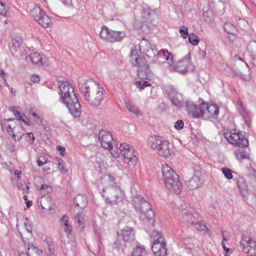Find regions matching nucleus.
I'll list each match as a JSON object with an SVG mask.
<instances>
[{
  "instance_id": "864d4df0",
  "label": "nucleus",
  "mask_w": 256,
  "mask_h": 256,
  "mask_svg": "<svg viewBox=\"0 0 256 256\" xmlns=\"http://www.w3.org/2000/svg\"><path fill=\"white\" fill-rule=\"evenodd\" d=\"M208 12H204V20L206 22L208 23V24H210L212 23L213 22V18L212 17H210L209 16H208Z\"/></svg>"
},
{
  "instance_id": "58836bf2",
  "label": "nucleus",
  "mask_w": 256,
  "mask_h": 256,
  "mask_svg": "<svg viewBox=\"0 0 256 256\" xmlns=\"http://www.w3.org/2000/svg\"><path fill=\"white\" fill-rule=\"evenodd\" d=\"M224 30L229 34H236L238 30L236 28L230 23H226L224 26Z\"/></svg>"
},
{
  "instance_id": "49530a36",
  "label": "nucleus",
  "mask_w": 256,
  "mask_h": 256,
  "mask_svg": "<svg viewBox=\"0 0 256 256\" xmlns=\"http://www.w3.org/2000/svg\"><path fill=\"white\" fill-rule=\"evenodd\" d=\"M194 226L196 227V228L198 230L204 231V230H208V228L206 227V224L203 222H196V224Z\"/></svg>"
},
{
  "instance_id": "473e14b6",
  "label": "nucleus",
  "mask_w": 256,
  "mask_h": 256,
  "mask_svg": "<svg viewBox=\"0 0 256 256\" xmlns=\"http://www.w3.org/2000/svg\"><path fill=\"white\" fill-rule=\"evenodd\" d=\"M148 252L144 246L137 244L136 248L133 250L130 256H147Z\"/></svg>"
},
{
  "instance_id": "bf43d9fd",
  "label": "nucleus",
  "mask_w": 256,
  "mask_h": 256,
  "mask_svg": "<svg viewBox=\"0 0 256 256\" xmlns=\"http://www.w3.org/2000/svg\"><path fill=\"white\" fill-rule=\"evenodd\" d=\"M206 54V52L205 50H202L201 49H199L198 50V56L199 58L202 60L205 58Z\"/></svg>"
},
{
  "instance_id": "69168bd1",
  "label": "nucleus",
  "mask_w": 256,
  "mask_h": 256,
  "mask_svg": "<svg viewBox=\"0 0 256 256\" xmlns=\"http://www.w3.org/2000/svg\"><path fill=\"white\" fill-rule=\"evenodd\" d=\"M94 234L98 238V242H102V238L100 236V232L99 230H94Z\"/></svg>"
},
{
  "instance_id": "4c0bfd02",
  "label": "nucleus",
  "mask_w": 256,
  "mask_h": 256,
  "mask_svg": "<svg viewBox=\"0 0 256 256\" xmlns=\"http://www.w3.org/2000/svg\"><path fill=\"white\" fill-rule=\"evenodd\" d=\"M125 105L128 110L134 114L136 116L140 114V111L138 110L137 108L133 105L128 100H126L125 101Z\"/></svg>"
},
{
  "instance_id": "f704fd0d",
  "label": "nucleus",
  "mask_w": 256,
  "mask_h": 256,
  "mask_svg": "<svg viewBox=\"0 0 256 256\" xmlns=\"http://www.w3.org/2000/svg\"><path fill=\"white\" fill-rule=\"evenodd\" d=\"M31 62L34 64L41 65L42 63V58L41 56L38 52H34L29 56Z\"/></svg>"
},
{
  "instance_id": "052dcab7",
  "label": "nucleus",
  "mask_w": 256,
  "mask_h": 256,
  "mask_svg": "<svg viewBox=\"0 0 256 256\" xmlns=\"http://www.w3.org/2000/svg\"><path fill=\"white\" fill-rule=\"evenodd\" d=\"M56 149L60 152V154L62 156H64L65 155L64 152L66 149L64 146H58L56 148Z\"/></svg>"
},
{
  "instance_id": "6e6d98bb",
  "label": "nucleus",
  "mask_w": 256,
  "mask_h": 256,
  "mask_svg": "<svg viewBox=\"0 0 256 256\" xmlns=\"http://www.w3.org/2000/svg\"><path fill=\"white\" fill-rule=\"evenodd\" d=\"M32 114L34 117V120L36 124H42V120L39 116H38L36 113L32 112Z\"/></svg>"
},
{
  "instance_id": "ea45409f",
  "label": "nucleus",
  "mask_w": 256,
  "mask_h": 256,
  "mask_svg": "<svg viewBox=\"0 0 256 256\" xmlns=\"http://www.w3.org/2000/svg\"><path fill=\"white\" fill-rule=\"evenodd\" d=\"M82 212H79L78 214V215L76 217V222L78 224V228L82 230L84 227V218L83 216H82Z\"/></svg>"
},
{
  "instance_id": "aec40b11",
  "label": "nucleus",
  "mask_w": 256,
  "mask_h": 256,
  "mask_svg": "<svg viewBox=\"0 0 256 256\" xmlns=\"http://www.w3.org/2000/svg\"><path fill=\"white\" fill-rule=\"evenodd\" d=\"M190 53H188L187 54L188 57L184 58L182 60H179L177 63H175L174 62H172V64H170V62H169L168 63L170 64H172V68L175 71L178 72L182 74H184L188 72V68L190 64Z\"/></svg>"
},
{
  "instance_id": "412c9836",
  "label": "nucleus",
  "mask_w": 256,
  "mask_h": 256,
  "mask_svg": "<svg viewBox=\"0 0 256 256\" xmlns=\"http://www.w3.org/2000/svg\"><path fill=\"white\" fill-rule=\"evenodd\" d=\"M166 187L170 192L179 194L182 192V186L179 180L178 176L176 180H168L164 181Z\"/></svg>"
},
{
  "instance_id": "4d7b16f0",
  "label": "nucleus",
  "mask_w": 256,
  "mask_h": 256,
  "mask_svg": "<svg viewBox=\"0 0 256 256\" xmlns=\"http://www.w3.org/2000/svg\"><path fill=\"white\" fill-rule=\"evenodd\" d=\"M8 120V121L20 120V121H22V122H24L25 124H26L28 126L30 125V121H26V122L25 121L24 119L22 116H20L18 118H10V119Z\"/></svg>"
},
{
  "instance_id": "e2e57ef3",
  "label": "nucleus",
  "mask_w": 256,
  "mask_h": 256,
  "mask_svg": "<svg viewBox=\"0 0 256 256\" xmlns=\"http://www.w3.org/2000/svg\"><path fill=\"white\" fill-rule=\"evenodd\" d=\"M6 74L4 72V70H0V78H2L5 82L6 86H8V84L6 82Z\"/></svg>"
},
{
  "instance_id": "f8f14e48",
  "label": "nucleus",
  "mask_w": 256,
  "mask_h": 256,
  "mask_svg": "<svg viewBox=\"0 0 256 256\" xmlns=\"http://www.w3.org/2000/svg\"><path fill=\"white\" fill-rule=\"evenodd\" d=\"M10 50L12 54L16 58H26L27 52L23 46V40L20 38L17 37L12 40Z\"/></svg>"
},
{
  "instance_id": "5701e85b",
  "label": "nucleus",
  "mask_w": 256,
  "mask_h": 256,
  "mask_svg": "<svg viewBox=\"0 0 256 256\" xmlns=\"http://www.w3.org/2000/svg\"><path fill=\"white\" fill-rule=\"evenodd\" d=\"M210 8L218 14H222L225 8V4L222 0H209Z\"/></svg>"
},
{
  "instance_id": "4468645a",
  "label": "nucleus",
  "mask_w": 256,
  "mask_h": 256,
  "mask_svg": "<svg viewBox=\"0 0 256 256\" xmlns=\"http://www.w3.org/2000/svg\"><path fill=\"white\" fill-rule=\"evenodd\" d=\"M198 106H196L192 101H188L186 102V110L188 116L194 118H198L202 116V110L205 106V102L202 100H200Z\"/></svg>"
},
{
  "instance_id": "c9c22d12",
  "label": "nucleus",
  "mask_w": 256,
  "mask_h": 256,
  "mask_svg": "<svg viewBox=\"0 0 256 256\" xmlns=\"http://www.w3.org/2000/svg\"><path fill=\"white\" fill-rule=\"evenodd\" d=\"M248 52L253 59H256V41H250L247 45Z\"/></svg>"
},
{
  "instance_id": "a19ab883",
  "label": "nucleus",
  "mask_w": 256,
  "mask_h": 256,
  "mask_svg": "<svg viewBox=\"0 0 256 256\" xmlns=\"http://www.w3.org/2000/svg\"><path fill=\"white\" fill-rule=\"evenodd\" d=\"M28 252H31V251L34 252L36 253L38 256H40L42 254V251L40 249H38L37 247L34 246L33 244L31 243H28L27 246Z\"/></svg>"
},
{
  "instance_id": "1a4fd4ad",
  "label": "nucleus",
  "mask_w": 256,
  "mask_h": 256,
  "mask_svg": "<svg viewBox=\"0 0 256 256\" xmlns=\"http://www.w3.org/2000/svg\"><path fill=\"white\" fill-rule=\"evenodd\" d=\"M125 35V32L124 31L114 30L105 26H102L101 30L99 34V36L102 39L110 43L122 42Z\"/></svg>"
},
{
  "instance_id": "f03ea898",
  "label": "nucleus",
  "mask_w": 256,
  "mask_h": 256,
  "mask_svg": "<svg viewBox=\"0 0 256 256\" xmlns=\"http://www.w3.org/2000/svg\"><path fill=\"white\" fill-rule=\"evenodd\" d=\"M62 102L66 106L70 114L78 118L82 114L79 100L74 92V88L68 82H63L59 86Z\"/></svg>"
},
{
  "instance_id": "2f4dec72",
  "label": "nucleus",
  "mask_w": 256,
  "mask_h": 256,
  "mask_svg": "<svg viewBox=\"0 0 256 256\" xmlns=\"http://www.w3.org/2000/svg\"><path fill=\"white\" fill-rule=\"evenodd\" d=\"M70 218L68 216L64 215L60 219L61 222L64 224V230L67 234V236L71 234L72 230V226L69 223Z\"/></svg>"
},
{
  "instance_id": "0eeeda50",
  "label": "nucleus",
  "mask_w": 256,
  "mask_h": 256,
  "mask_svg": "<svg viewBox=\"0 0 256 256\" xmlns=\"http://www.w3.org/2000/svg\"><path fill=\"white\" fill-rule=\"evenodd\" d=\"M101 194L102 197L106 196V202L114 204L122 202L124 196V192L117 186L104 188L102 189Z\"/></svg>"
},
{
  "instance_id": "09e8293b",
  "label": "nucleus",
  "mask_w": 256,
  "mask_h": 256,
  "mask_svg": "<svg viewBox=\"0 0 256 256\" xmlns=\"http://www.w3.org/2000/svg\"><path fill=\"white\" fill-rule=\"evenodd\" d=\"M191 219H190V220L188 222V224H190V226H194L196 224V222H198V214L196 212H194V215L192 216Z\"/></svg>"
},
{
  "instance_id": "5fc2aeb1",
  "label": "nucleus",
  "mask_w": 256,
  "mask_h": 256,
  "mask_svg": "<svg viewBox=\"0 0 256 256\" xmlns=\"http://www.w3.org/2000/svg\"><path fill=\"white\" fill-rule=\"evenodd\" d=\"M38 166H42L47 162V159L44 156H40L37 160Z\"/></svg>"
},
{
  "instance_id": "0e129e2a",
  "label": "nucleus",
  "mask_w": 256,
  "mask_h": 256,
  "mask_svg": "<svg viewBox=\"0 0 256 256\" xmlns=\"http://www.w3.org/2000/svg\"><path fill=\"white\" fill-rule=\"evenodd\" d=\"M12 112H13L14 114L18 117V118L20 116H21L20 112L17 110V108L16 107H13L12 110Z\"/></svg>"
},
{
  "instance_id": "6ab92c4d",
  "label": "nucleus",
  "mask_w": 256,
  "mask_h": 256,
  "mask_svg": "<svg viewBox=\"0 0 256 256\" xmlns=\"http://www.w3.org/2000/svg\"><path fill=\"white\" fill-rule=\"evenodd\" d=\"M219 114V107L216 104H208L205 102V106L202 110V116L205 119L214 118L216 119Z\"/></svg>"
},
{
  "instance_id": "8fccbe9b",
  "label": "nucleus",
  "mask_w": 256,
  "mask_h": 256,
  "mask_svg": "<svg viewBox=\"0 0 256 256\" xmlns=\"http://www.w3.org/2000/svg\"><path fill=\"white\" fill-rule=\"evenodd\" d=\"M40 190H45L46 193H50L52 191V188L48 185L42 184L40 188Z\"/></svg>"
},
{
  "instance_id": "9b49d317",
  "label": "nucleus",
  "mask_w": 256,
  "mask_h": 256,
  "mask_svg": "<svg viewBox=\"0 0 256 256\" xmlns=\"http://www.w3.org/2000/svg\"><path fill=\"white\" fill-rule=\"evenodd\" d=\"M130 61L132 65L138 67V74L139 76L140 72L146 73L150 72L148 63L146 58H142L138 56V52L135 49H132L130 56Z\"/></svg>"
},
{
  "instance_id": "774afa93",
  "label": "nucleus",
  "mask_w": 256,
  "mask_h": 256,
  "mask_svg": "<svg viewBox=\"0 0 256 256\" xmlns=\"http://www.w3.org/2000/svg\"><path fill=\"white\" fill-rule=\"evenodd\" d=\"M31 80L34 82H36L40 81V78L38 75L34 74L31 76Z\"/></svg>"
},
{
  "instance_id": "7c9ffc66",
  "label": "nucleus",
  "mask_w": 256,
  "mask_h": 256,
  "mask_svg": "<svg viewBox=\"0 0 256 256\" xmlns=\"http://www.w3.org/2000/svg\"><path fill=\"white\" fill-rule=\"evenodd\" d=\"M128 246L123 240L120 238H117L116 242L114 243L112 248L114 250H116L118 252V254L124 252V249Z\"/></svg>"
},
{
  "instance_id": "2eb2a0df",
  "label": "nucleus",
  "mask_w": 256,
  "mask_h": 256,
  "mask_svg": "<svg viewBox=\"0 0 256 256\" xmlns=\"http://www.w3.org/2000/svg\"><path fill=\"white\" fill-rule=\"evenodd\" d=\"M166 91L172 104L178 108H182L184 102L181 94L178 93L176 88L172 86H166Z\"/></svg>"
},
{
  "instance_id": "4be33fe9",
  "label": "nucleus",
  "mask_w": 256,
  "mask_h": 256,
  "mask_svg": "<svg viewBox=\"0 0 256 256\" xmlns=\"http://www.w3.org/2000/svg\"><path fill=\"white\" fill-rule=\"evenodd\" d=\"M237 106L238 108L239 112L243 117L246 124L250 126L251 124V119L249 111L245 108L242 102L240 100L237 102Z\"/></svg>"
},
{
  "instance_id": "c03bdc74",
  "label": "nucleus",
  "mask_w": 256,
  "mask_h": 256,
  "mask_svg": "<svg viewBox=\"0 0 256 256\" xmlns=\"http://www.w3.org/2000/svg\"><path fill=\"white\" fill-rule=\"evenodd\" d=\"M222 172L223 174L224 175L226 178L228 180H231L233 178V176L232 174V170L229 169L228 168L224 167L222 168Z\"/></svg>"
},
{
  "instance_id": "f257e3e1",
  "label": "nucleus",
  "mask_w": 256,
  "mask_h": 256,
  "mask_svg": "<svg viewBox=\"0 0 256 256\" xmlns=\"http://www.w3.org/2000/svg\"><path fill=\"white\" fill-rule=\"evenodd\" d=\"M80 92L84 100L92 106H100L104 100V89L91 80H82L78 83Z\"/></svg>"
},
{
  "instance_id": "338daca9",
  "label": "nucleus",
  "mask_w": 256,
  "mask_h": 256,
  "mask_svg": "<svg viewBox=\"0 0 256 256\" xmlns=\"http://www.w3.org/2000/svg\"><path fill=\"white\" fill-rule=\"evenodd\" d=\"M26 134L28 135V138H30L28 141L30 142L31 144H32L34 142V134L32 132H28V133Z\"/></svg>"
},
{
  "instance_id": "680f3d73",
  "label": "nucleus",
  "mask_w": 256,
  "mask_h": 256,
  "mask_svg": "<svg viewBox=\"0 0 256 256\" xmlns=\"http://www.w3.org/2000/svg\"><path fill=\"white\" fill-rule=\"evenodd\" d=\"M7 132L9 135H11L12 136V134L16 133L15 130H14V128H12L10 124L8 126Z\"/></svg>"
},
{
  "instance_id": "603ef678",
  "label": "nucleus",
  "mask_w": 256,
  "mask_h": 256,
  "mask_svg": "<svg viewBox=\"0 0 256 256\" xmlns=\"http://www.w3.org/2000/svg\"><path fill=\"white\" fill-rule=\"evenodd\" d=\"M184 123L182 120H179L176 122L174 128L177 130H182L184 127Z\"/></svg>"
},
{
  "instance_id": "a211bd4d",
  "label": "nucleus",
  "mask_w": 256,
  "mask_h": 256,
  "mask_svg": "<svg viewBox=\"0 0 256 256\" xmlns=\"http://www.w3.org/2000/svg\"><path fill=\"white\" fill-rule=\"evenodd\" d=\"M120 154L124 156L128 162H136V158L134 154V148L126 142H122L119 147Z\"/></svg>"
},
{
  "instance_id": "ddd939ff",
  "label": "nucleus",
  "mask_w": 256,
  "mask_h": 256,
  "mask_svg": "<svg viewBox=\"0 0 256 256\" xmlns=\"http://www.w3.org/2000/svg\"><path fill=\"white\" fill-rule=\"evenodd\" d=\"M240 246L243 252L248 254L249 256H256V241L246 236H242Z\"/></svg>"
},
{
  "instance_id": "a878e982",
  "label": "nucleus",
  "mask_w": 256,
  "mask_h": 256,
  "mask_svg": "<svg viewBox=\"0 0 256 256\" xmlns=\"http://www.w3.org/2000/svg\"><path fill=\"white\" fill-rule=\"evenodd\" d=\"M100 183L104 186V188L116 186L114 178L109 174H106L101 176Z\"/></svg>"
},
{
  "instance_id": "6e6552de",
  "label": "nucleus",
  "mask_w": 256,
  "mask_h": 256,
  "mask_svg": "<svg viewBox=\"0 0 256 256\" xmlns=\"http://www.w3.org/2000/svg\"><path fill=\"white\" fill-rule=\"evenodd\" d=\"M224 136L229 143L238 147L246 148L249 145L248 137L242 131L234 130L230 132L224 133Z\"/></svg>"
},
{
  "instance_id": "39448f33",
  "label": "nucleus",
  "mask_w": 256,
  "mask_h": 256,
  "mask_svg": "<svg viewBox=\"0 0 256 256\" xmlns=\"http://www.w3.org/2000/svg\"><path fill=\"white\" fill-rule=\"evenodd\" d=\"M150 236L153 238V244L152 250L156 256H166V246L165 243V238L162 234L156 230H153Z\"/></svg>"
},
{
  "instance_id": "72a5a7b5",
  "label": "nucleus",
  "mask_w": 256,
  "mask_h": 256,
  "mask_svg": "<svg viewBox=\"0 0 256 256\" xmlns=\"http://www.w3.org/2000/svg\"><path fill=\"white\" fill-rule=\"evenodd\" d=\"M158 58H162L166 60H170L171 62H173V59L174 58L173 55L170 53L168 50H161L158 53Z\"/></svg>"
},
{
  "instance_id": "7ed1b4c3",
  "label": "nucleus",
  "mask_w": 256,
  "mask_h": 256,
  "mask_svg": "<svg viewBox=\"0 0 256 256\" xmlns=\"http://www.w3.org/2000/svg\"><path fill=\"white\" fill-rule=\"evenodd\" d=\"M132 206L136 212L140 214V216L142 219L146 218L149 222H154V216L150 204L145 200L144 198L140 195H136L132 198Z\"/></svg>"
},
{
  "instance_id": "3c124183",
  "label": "nucleus",
  "mask_w": 256,
  "mask_h": 256,
  "mask_svg": "<svg viewBox=\"0 0 256 256\" xmlns=\"http://www.w3.org/2000/svg\"><path fill=\"white\" fill-rule=\"evenodd\" d=\"M7 12L6 5L4 3L0 2V14L6 16Z\"/></svg>"
},
{
  "instance_id": "37998d69",
  "label": "nucleus",
  "mask_w": 256,
  "mask_h": 256,
  "mask_svg": "<svg viewBox=\"0 0 256 256\" xmlns=\"http://www.w3.org/2000/svg\"><path fill=\"white\" fill-rule=\"evenodd\" d=\"M135 84L140 90H143L146 87L150 86L151 85L146 80L136 81L135 82Z\"/></svg>"
},
{
  "instance_id": "dca6fc26",
  "label": "nucleus",
  "mask_w": 256,
  "mask_h": 256,
  "mask_svg": "<svg viewBox=\"0 0 256 256\" xmlns=\"http://www.w3.org/2000/svg\"><path fill=\"white\" fill-rule=\"evenodd\" d=\"M97 138L103 148L107 150L112 148L113 138L111 132L101 130H100Z\"/></svg>"
},
{
  "instance_id": "bb28decb",
  "label": "nucleus",
  "mask_w": 256,
  "mask_h": 256,
  "mask_svg": "<svg viewBox=\"0 0 256 256\" xmlns=\"http://www.w3.org/2000/svg\"><path fill=\"white\" fill-rule=\"evenodd\" d=\"M236 182L240 194L243 196H246L248 194V186L245 180L242 177H239L237 178Z\"/></svg>"
},
{
  "instance_id": "c756f323",
  "label": "nucleus",
  "mask_w": 256,
  "mask_h": 256,
  "mask_svg": "<svg viewBox=\"0 0 256 256\" xmlns=\"http://www.w3.org/2000/svg\"><path fill=\"white\" fill-rule=\"evenodd\" d=\"M14 130L16 133L12 134V138L14 141L19 142L22 138L24 134V130L23 126L21 124L14 126Z\"/></svg>"
},
{
  "instance_id": "a18cd8bd",
  "label": "nucleus",
  "mask_w": 256,
  "mask_h": 256,
  "mask_svg": "<svg viewBox=\"0 0 256 256\" xmlns=\"http://www.w3.org/2000/svg\"><path fill=\"white\" fill-rule=\"evenodd\" d=\"M56 160L58 161V168L62 173H66L67 172V170L64 168V162L62 159L60 158H56Z\"/></svg>"
},
{
  "instance_id": "de8ad7c7",
  "label": "nucleus",
  "mask_w": 256,
  "mask_h": 256,
  "mask_svg": "<svg viewBox=\"0 0 256 256\" xmlns=\"http://www.w3.org/2000/svg\"><path fill=\"white\" fill-rule=\"evenodd\" d=\"M180 33L184 38H186L188 36V27L186 26H182L180 28Z\"/></svg>"
},
{
  "instance_id": "20e7f679",
  "label": "nucleus",
  "mask_w": 256,
  "mask_h": 256,
  "mask_svg": "<svg viewBox=\"0 0 256 256\" xmlns=\"http://www.w3.org/2000/svg\"><path fill=\"white\" fill-rule=\"evenodd\" d=\"M148 142L151 148L156 150L160 156L167 158L172 154L168 142L164 138L154 135L149 138Z\"/></svg>"
},
{
  "instance_id": "f3484780",
  "label": "nucleus",
  "mask_w": 256,
  "mask_h": 256,
  "mask_svg": "<svg viewBox=\"0 0 256 256\" xmlns=\"http://www.w3.org/2000/svg\"><path fill=\"white\" fill-rule=\"evenodd\" d=\"M118 238H120L124 243L130 246L135 240V232L132 228L126 226L120 232H117Z\"/></svg>"
},
{
  "instance_id": "cd10ccee",
  "label": "nucleus",
  "mask_w": 256,
  "mask_h": 256,
  "mask_svg": "<svg viewBox=\"0 0 256 256\" xmlns=\"http://www.w3.org/2000/svg\"><path fill=\"white\" fill-rule=\"evenodd\" d=\"M193 211V209L190 206H185V208H184L182 206L181 212L184 222L187 223L189 222L190 219H191L190 217L194 215Z\"/></svg>"
},
{
  "instance_id": "b1692460",
  "label": "nucleus",
  "mask_w": 256,
  "mask_h": 256,
  "mask_svg": "<svg viewBox=\"0 0 256 256\" xmlns=\"http://www.w3.org/2000/svg\"><path fill=\"white\" fill-rule=\"evenodd\" d=\"M162 171L164 181L168 180H172L173 178L174 180H176V176H178L176 172L174 171L172 169L166 164H165L162 166Z\"/></svg>"
},
{
  "instance_id": "c85d7f7f",
  "label": "nucleus",
  "mask_w": 256,
  "mask_h": 256,
  "mask_svg": "<svg viewBox=\"0 0 256 256\" xmlns=\"http://www.w3.org/2000/svg\"><path fill=\"white\" fill-rule=\"evenodd\" d=\"M74 202L76 206L80 209H84L88 204L87 198L84 194H78L75 197Z\"/></svg>"
},
{
  "instance_id": "e433bc0d",
  "label": "nucleus",
  "mask_w": 256,
  "mask_h": 256,
  "mask_svg": "<svg viewBox=\"0 0 256 256\" xmlns=\"http://www.w3.org/2000/svg\"><path fill=\"white\" fill-rule=\"evenodd\" d=\"M235 156L238 160H242L243 159H250V154L243 149L236 150L235 152Z\"/></svg>"
},
{
  "instance_id": "13d9d810",
  "label": "nucleus",
  "mask_w": 256,
  "mask_h": 256,
  "mask_svg": "<svg viewBox=\"0 0 256 256\" xmlns=\"http://www.w3.org/2000/svg\"><path fill=\"white\" fill-rule=\"evenodd\" d=\"M26 221L24 223L25 229L28 233H30V234H32V230L30 226H29L27 222V221L28 220L27 218H26Z\"/></svg>"
},
{
  "instance_id": "393cba45",
  "label": "nucleus",
  "mask_w": 256,
  "mask_h": 256,
  "mask_svg": "<svg viewBox=\"0 0 256 256\" xmlns=\"http://www.w3.org/2000/svg\"><path fill=\"white\" fill-rule=\"evenodd\" d=\"M186 184L188 188L191 190L198 188L202 184L200 177L196 174L194 175L190 180H187Z\"/></svg>"
},
{
  "instance_id": "79ce46f5",
  "label": "nucleus",
  "mask_w": 256,
  "mask_h": 256,
  "mask_svg": "<svg viewBox=\"0 0 256 256\" xmlns=\"http://www.w3.org/2000/svg\"><path fill=\"white\" fill-rule=\"evenodd\" d=\"M188 41L194 46H196L200 42V39L197 36L193 33H191L188 35Z\"/></svg>"
},
{
  "instance_id": "9d476101",
  "label": "nucleus",
  "mask_w": 256,
  "mask_h": 256,
  "mask_svg": "<svg viewBox=\"0 0 256 256\" xmlns=\"http://www.w3.org/2000/svg\"><path fill=\"white\" fill-rule=\"evenodd\" d=\"M30 14L36 21L42 27L46 28L52 26L51 19L39 6L34 4L30 10Z\"/></svg>"
},
{
  "instance_id": "423d86ee",
  "label": "nucleus",
  "mask_w": 256,
  "mask_h": 256,
  "mask_svg": "<svg viewBox=\"0 0 256 256\" xmlns=\"http://www.w3.org/2000/svg\"><path fill=\"white\" fill-rule=\"evenodd\" d=\"M140 52L142 57L146 58L148 64H155L158 60L157 50L152 46L148 40L142 38L140 42Z\"/></svg>"
}]
</instances>
